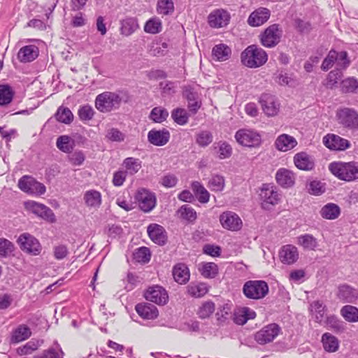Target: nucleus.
Segmentation results:
<instances>
[{
    "instance_id": "nucleus-22",
    "label": "nucleus",
    "mask_w": 358,
    "mask_h": 358,
    "mask_svg": "<svg viewBox=\"0 0 358 358\" xmlns=\"http://www.w3.org/2000/svg\"><path fill=\"white\" fill-rule=\"evenodd\" d=\"M135 309L139 316L145 320H154L158 316L157 307L149 303H138Z\"/></svg>"
},
{
    "instance_id": "nucleus-40",
    "label": "nucleus",
    "mask_w": 358,
    "mask_h": 358,
    "mask_svg": "<svg viewBox=\"0 0 358 358\" xmlns=\"http://www.w3.org/2000/svg\"><path fill=\"white\" fill-rule=\"evenodd\" d=\"M192 114L187 112L185 108H176L171 111V117L174 122L183 126L187 124L189 116Z\"/></svg>"
},
{
    "instance_id": "nucleus-14",
    "label": "nucleus",
    "mask_w": 358,
    "mask_h": 358,
    "mask_svg": "<svg viewBox=\"0 0 358 358\" xmlns=\"http://www.w3.org/2000/svg\"><path fill=\"white\" fill-rule=\"evenodd\" d=\"M298 248L291 244L285 245L279 250V258L284 264L292 265L299 259Z\"/></svg>"
},
{
    "instance_id": "nucleus-23",
    "label": "nucleus",
    "mask_w": 358,
    "mask_h": 358,
    "mask_svg": "<svg viewBox=\"0 0 358 358\" xmlns=\"http://www.w3.org/2000/svg\"><path fill=\"white\" fill-rule=\"evenodd\" d=\"M268 19V10L266 8H259L253 11L248 17V23L251 27H259Z\"/></svg>"
},
{
    "instance_id": "nucleus-48",
    "label": "nucleus",
    "mask_w": 358,
    "mask_h": 358,
    "mask_svg": "<svg viewBox=\"0 0 358 358\" xmlns=\"http://www.w3.org/2000/svg\"><path fill=\"white\" fill-rule=\"evenodd\" d=\"M15 250L14 244L9 240L0 238V259L9 257Z\"/></svg>"
},
{
    "instance_id": "nucleus-38",
    "label": "nucleus",
    "mask_w": 358,
    "mask_h": 358,
    "mask_svg": "<svg viewBox=\"0 0 358 358\" xmlns=\"http://www.w3.org/2000/svg\"><path fill=\"white\" fill-rule=\"evenodd\" d=\"M177 213L181 219L188 222L189 223H194L197 218L196 210L187 204L182 205L178 210Z\"/></svg>"
},
{
    "instance_id": "nucleus-12",
    "label": "nucleus",
    "mask_w": 358,
    "mask_h": 358,
    "mask_svg": "<svg viewBox=\"0 0 358 358\" xmlns=\"http://www.w3.org/2000/svg\"><path fill=\"white\" fill-rule=\"evenodd\" d=\"M208 24L213 28H221L227 26L230 20V14L224 9H216L208 15Z\"/></svg>"
},
{
    "instance_id": "nucleus-26",
    "label": "nucleus",
    "mask_w": 358,
    "mask_h": 358,
    "mask_svg": "<svg viewBox=\"0 0 358 358\" xmlns=\"http://www.w3.org/2000/svg\"><path fill=\"white\" fill-rule=\"evenodd\" d=\"M275 147L278 150L286 152L297 145L296 139L287 134L280 135L275 141Z\"/></svg>"
},
{
    "instance_id": "nucleus-56",
    "label": "nucleus",
    "mask_w": 358,
    "mask_h": 358,
    "mask_svg": "<svg viewBox=\"0 0 358 358\" xmlns=\"http://www.w3.org/2000/svg\"><path fill=\"white\" fill-rule=\"evenodd\" d=\"M341 76L342 73L339 71V69L330 71L326 79V83L324 84L325 86L327 88L333 89L336 85Z\"/></svg>"
},
{
    "instance_id": "nucleus-33",
    "label": "nucleus",
    "mask_w": 358,
    "mask_h": 358,
    "mask_svg": "<svg viewBox=\"0 0 358 358\" xmlns=\"http://www.w3.org/2000/svg\"><path fill=\"white\" fill-rule=\"evenodd\" d=\"M15 91L8 84L0 85V106H4L10 104L14 97Z\"/></svg>"
},
{
    "instance_id": "nucleus-3",
    "label": "nucleus",
    "mask_w": 358,
    "mask_h": 358,
    "mask_svg": "<svg viewBox=\"0 0 358 358\" xmlns=\"http://www.w3.org/2000/svg\"><path fill=\"white\" fill-rule=\"evenodd\" d=\"M122 99L117 92H104L96 96L95 107L101 113H109L120 107Z\"/></svg>"
},
{
    "instance_id": "nucleus-11",
    "label": "nucleus",
    "mask_w": 358,
    "mask_h": 358,
    "mask_svg": "<svg viewBox=\"0 0 358 358\" xmlns=\"http://www.w3.org/2000/svg\"><path fill=\"white\" fill-rule=\"evenodd\" d=\"M146 300L158 305H164L167 303L169 296L167 292L161 286L149 287L144 294Z\"/></svg>"
},
{
    "instance_id": "nucleus-27",
    "label": "nucleus",
    "mask_w": 358,
    "mask_h": 358,
    "mask_svg": "<svg viewBox=\"0 0 358 358\" xmlns=\"http://www.w3.org/2000/svg\"><path fill=\"white\" fill-rule=\"evenodd\" d=\"M320 213L324 219L335 220L339 217L341 208L336 203H328L321 208Z\"/></svg>"
},
{
    "instance_id": "nucleus-8",
    "label": "nucleus",
    "mask_w": 358,
    "mask_h": 358,
    "mask_svg": "<svg viewBox=\"0 0 358 358\" xmlns=\"http://www.w3.org/2000/svg\"><path fill=\"white\" fill-rule=\"evenodd\" d=\"M19 188L28 194L41 195L45 192V186L29 176H22L18 181Z\"/></svg>"
},
{
    "instance_id": "nucleus-32",
    "label": "nucleus",
    "mask_w": 358,
    "mask_h": 358,
    "mask_svg": "<svg viewBox=\"0 0 358 358\" xmlns=\"http://www.w3.org/2000/svg\"><path fill=\"white\" fill-rule=\"evenodd\" d=\"M231 53V51L229 47L223 43L215 45L212 50V55L214 59L217 61H225L228 59Z\"/></svg>"
},
{
    "instance_id": "nucleus-51",
    "label": "nucleus",
    "mask_w": 358,
    "mask_h": 358,
    "mask_svg": "<svg viewBox=\"0 0 358 358\" xmlns=\"http://www.w3.org/2000/svg\"><path fill=\"white\" fill-rule=\"evenodd\" d=\"M341 91L344 93L355 92L358 88V80L353 77L348 78L341 82Z\"/></svg>"
},
{
    "instance_id": "nucleus-4",
    "label": "nucleus",
    "mask_w": 358,
    "mask_h": 358,
    "mask_svg": "<svg viewBox=\"0 0 358 358\" xmlns=\"http://www.w3.org/2000/svg\"><path fill=\"white\" fill-rule=\"evenodd\" d=\"M268 292V286L264 280H248L243 287L244 295L251 299L263 298Z\"/></svg>"
},
{
    "instance_id": "nucleus-13",
    "label": "nucleus",
    "mask_w": 358,
    "mask_h": 358,
    "mask_svg": "<svg viewBox=\"0 0 358 358\" xmlns=\"http://www.w3.org/2000/svg\"><path fill=\"white\" fill-rule=\"evenodd\" d=\"M26 205L27 208L33 213L43 219L50 222H55L56 221L55 215L49 207L35 201H29Z\"/></svg>"
},
{
    "instance_id": "nucleus-21",
    "label": "nucleus",
    "mask_w": 358,
    "mask_h": 358,
    "mask_svg": "<svg viewBox=\"0 0 358 358\" xmlns=\"http://www.w3.org/2000/svg\"><path fill=\"white\" fill-rule=\"evenodd\" d=\"M294 163L299 169L303 171H310L315 167L314 158L304 152L294 155Z\"/></svg>"
},
{
    "instance_id": "nucleus-16",
    "label": "nucleus",
    "mask_w": 358,
    "mask_h": 358,
    "mask_svg": "<svg viewBox=\"0 0 358 358\" xmlns=\"http://www.w3.org/2000/svg\"><path fill=\"white\" fill-rule=\"evenodd\" d=\"M324 145L335 150H345L350 145L349 141L336 134H327L323 138Z\"/></svg>"
},
{
    "instance_id": "nucleus-55",
    "label": "nucleus",
    "mask_w": 358,
    "mask_h": 358,
    "mask_svg": "<svg viewBox=\"0 0 358 358\" xmlns=\"http://www.w3.org/2000/svg\"><path fill=\"white\" fill-rule=\"evenodd\" d=\"M94 113L95 112L93 108L88 104L80 106L78 111L79 118L82 121H89L92 120Z\"/></svg>"
},
{
    "instance_id": "nucleus-41",
    "label": "nucleus",
    "mask_w": 358,
    "mask_h": 358,
    "mask_svg": "<svg viewBox=\"0 0 358 358\" xmlns=\"http://www.w3.org/2000/svg\"><path fill=\"white\" fill-rule=\"evenodd\" d=\"M56 120L62 123L69 124L73 120V115L67 107L59 106L55 115Z\"/></svg>"
},
{
    "instance_id": "nucleus-36",
    "label": "nucleus",
    "mask_w": 358,
    "mask_h": 358,
    "mask_svg": "<svg viewBox=\"0 0 358 358\" xmlns=\"http://www.w3.org/2000/svg\"><path fill=\"white\" fill-rule=\"evenodd\" d=\"M122 166L125 168V172L133 176L138 172L142 167V162L137 158L127 157L122 162Z\"/></svg>"
},
{
    "instance_id": "nucleus-31",
    "label": "nucleus",
    "mask_w": 358,
    "mask_h": 358,
    "mask_svg": "<svg viewBox=\"0 0 358 358\" xmlns=\"http://www.w3.org/2000/svg\"><path fill=\"white\" fill-rule=\"evenodd\" d=\"M322 343L324 350L328 352H334L338 350L339 347L338 338L329 333L322 335Z\"/></svg>"
},
{
    "instance_id": "nucleus-9",
    "label": "nucleus",
    "mask_w": 358,
    "mask_h": 358,
    "mask_svg": "<svg viewBox=\"0 0 358 358\" xmlns=\"http://www.w3.org/2000/svg\"><path fill=\"white\" fill-rule=\"evenodd\" d=\"M139 208L145 213L150 212L156 206V196L147 189H139L135 196Z\"/></svg>"
},
{
    "instance_id": "nucleus-25",
    "label": "nucleus",
    "mask_w": 358,
    "mask_h": 358,
    "mask_svg": "<svg viewBox=\"0 0 358 358\" xmlns=\"http://www.w3.org/2000/svg\"><path fill=\"white\" fill-rule=\"evenodd\" d=\"M174 280L179 284H185L189 280V271L185 264H177L173 268Z\"/></svg>"
},
{
    "instance_id": "nucleus-62",
    "label": "nucleus",
    "mask_w": 358,
    "mask_h": 358,
    "mask_svg": "<svg viewBox=\"0 0 358 358\" xmlns=\"http://www.w3.org/2000/svg\"><path fill=\"white\" fill-rule=\"evenodd\" d=\"M336 64L340 69H345L349 66L350 61L348 57V52L345 51L337 52Z\"/></svg>"
},
{
    "instance_id": "nucleus-18",
    "label": "nucleus",
    "mask_w": 358,
    "mask_h": 358,
    "mask_svg": "<svg viewBox=\"0 0 358 358\" xmlns=\"http://www.w3.org/2000/svg\"><path fill=\"white\" fill-rule=\"evenodd\" d=\"M337 296L345 303H355L358 299V289L343 284L338 287Z\"/></svg>"
},
{
    "instance_id": "nucleus-60",
    "label": "nucleus",
    "mask_w": 358,
    "mask_h": 358,
    "mask_svg": "<svg viewBox=\"0 0 358 358\" xmlns=\"http://www.w3.org/2000/svg\"><path fill=\"white\" fill-rule=\"evenodd\" d=\"M308 192L314 195H320L325 191L323 184L317 180H312L308 184Z\"/></svg>"
},
{
    "instance_id": "nucleus-37",
    "label": "nucleus",
    "mask_w": 358,
    "mask_h": 358,
    "mask_svg": "<svg viewBox=\"0 0 358 358\" xmlns=\"http://www.w3.org/2000/svg\"><path fill=\"white\" fill-rule=\"evenodd\" d=\"M84 200L88 207L99 208L101 204V193L96 190L87 191L84 194Z\"/></svg>"
},
{
    "instance_id": "nucleus-28",
    "label": "nucleus",
    "mask_w": 358,
    "mask_h": 358,
    "mask_svg": "<svg viewBox=\"0 0 358 358\" xmlns=\"http://www.w3.org/2000/svg\"><path fill=\"white\" fill-rule=\"evenodd\" d=\"M191 187L194 198L196 197L201 203H206L209 201L210 194L201 182L194 181Z\"/></svg>"
},
{
    "instance_id": "nucleus-44",
    "label": "nucleus",
    "mask_w": 358,
    "mask_h": 358,
    "mask_svg": "<svg viewBox=\"0 0 358 358\" xmlns=\"http://www.w3.org/2000/svg\"><path fill=\"white\" fill-rule=\"evenodd\" d=\"M150 251L147 247L138 248L133 253L134 259L139 263H148L150 260Z\"/></svg>"
},
{
    "instance_id": "nucleus-42",
    "label": "nucleus",
    "mask_w": 358,
    "mask_h": 358,
    "mask_svg": "<svg viewBox=\"0 0 358 358\" xmlns=\"http://www.w3.org/2000/svg\"><path fill=\"white\" fill-rule=\"evenodd\" d=\"M341 315L350 322H358V308L355 306L346 305L341 310Z\"/></svg>"
},
{
    "instance_id": "nucleus-15",
    "label": "nucleus",
    "mask_w": 358,
    "mask_h": 358,
    "mask_svg": "<svg viewBox=\"0 0 358 358\" xmlns=\"http://www.w3.org/2000/svg\"><path fill=\"white\" fill-rule=\"evenodd\" d=\"M220 222L224 228L231 231L238 230L242 225V221L238 215L231 211L222 213L220 216Z\"/></svg>"
},
{
    "instance_id": "nucleus-39",
    "label": "nucleus",
    "mask_w": 358,
    "mask_h": 358,
    "mask_svg": "<svg viewBox=\"0 0 358 358\" xmlns=\"http://www.w3.org/2000/svg\"><path fill=\"white\" fill-rule=\"evenodd\" d=\"M64 353L61 347L57 344L34 355L33 358H64Z\"/></svg>"
},
{
    "instance_id": "nucleus-64",
    "label": "nucleus",
    "mask_w": 358,
    "mask_h": 358,
    "mask_svg": "<svg viewBox=\"0 0 358 358\" xmlns=\"http://www.w3.org/2000/svg\"><path fill=\"white\" fill-rule=\"evenodd\" d=\"M85 157L83 152L76 151L69 156L70 163L73 166H80L85 161Z\"/></svg>"
},
{
    "instance_id": "nucleus-10",
    "label": "nucleus",
    "mask_w": 358,
    "mask_h": 358,
    "mask_svg": "<svg viewBox=\"0 0 358 358\" xmlns=\"http://www.w3.org/2000/svg\"><path fill=\"white\" fill-rule=\"evenodd\" d=\"M182 96L187 101V108L189 113L192 115L196 114L202 105L198 92L192 87L187 86L184 88Z\"/></svg>"
},
{
    "instance_id": "nucleus-7",
    "label": "nucleus",
    "mask_w": 358,
    "mask_h": 358,
    "mask_svg": "<svg viewBox=\"0 0 358 358\" xmlns=\"http://www.w3.org/2000/svg\"><path fill=\"white\" fill-rule=\"evenodd\" d=\"M235 138L240 145L246 147H257L262 142L261 136L257 132L246 129L238 130Z\"/></svg>"
},
{
    "instance_id": "nucleus-6",
    "label": "nucleus",
    "mask_w": 358,
    "mask_h": 358,
    "mask_svg": "<svg viewBox=\"0 0 358 358\" xmlns=\"http://www.w3.org/2000/svg\"><path fill=\"white\" fill-rule=\"evenodd\" d=\"M17 243L22 250L31 255H38L42 250L39 241L28 233L21 234L17 239Z\"/></svg>"
},
{
    "instance_id": "nucleus-19",
    "label": "nucleus",
    "mask_w": 358,
    "mask_h": 358,
    "mask_svg": "<svg viewBox=\"0 0 358 358\" xmlns=\"http://www.w3.org/2000/svg\"><path fill=\"white\" fill-rule=\"evenodd\" d=\"M148 234L150 239L155 243L163 245L166 243L167 237L164 227L157 224H150L148 227Z\"/></svg>"
},
{
    "instance_id": "nucleus-54",
    "label": "nucleus",
    "mask_w": 358,
    "mask_h": 358,
    "mask_svg": "<svg viewBox=\"0 0 358 358\" xmlns=\"http://www.w3.org/2000/svg\"><path fill=\"white\" fill-rule=\"evenodd\" d=\"M213 135L209 131H201L196 135V142L201 147H206L213 141Z\"/></svg>"
},
{
    "instance_id": "nucleus-34",
    "label": "nucleus",
    "mask_w": 358,
    "mask_h": 358,
    "mask_svg": "<svg viewBox=\"0 0 358 358\" xmlns=\"http://www.w3.org/2000/svg\"><path fill=\"white\" fill-rule=\"evenodd\" d=\"M187 293L196 298L203 296L208 292V287L204 282H191L187 287Z\"/></svg>"
},
{
    "instance_id": "nucleus-61",
    "label": "nucleus",
    "mask_w": 358,
    "mask_h": 358,
    "mask_svg": "<svg viewBox=\"0 0 358 358\" xmlns=\"http://www.w3.org/2000/svg\"><path fill=\"white\" fill-rule=\"evenodd\" d=\"M106 136L110 141L115 142H122L125 138L124 134L116 128L108 129Z\"/></svg>"
},
{
    "instance_id": "nucleus-63",
    "label": "nucleus",
    "mask_w": 358,
    "mask_h": 358,
    "mask_svg": "<svg viewBox=\"0 0 358 358\" xmlns=\"http://www.w3.org/2000/svg\"><path fill=\"white\" fill-rule=\"evenodd\" d=\"M256 341L261 344H266L268 342V326L264 327L260 331L255 334Z\"/></svg>"
},
{
    "instance_id": "nucleus-57",
    "label": "nucleus",
    "mask_w": 358,
    "mask_h": 358,
    "mask_svg": "<svg viewBox=\"0 0 358 358\" xmlns=\"http://www.w3.org/2000/svg\"><path fill=\"white\" fill-rule=\"evenodd\" d=\"M208 186L212 191H222L224 187V177L218 175L213 176L208 182Z\"/></svg>"
},
{
    "instance_id": "nucleus-43",
    "label": "nucleus",
    "mask_w": 358,
    "mask_h": 358,
    "mask_svg": "<svg viewBox=\"0 0 358 358\" xmlns=\"http://www.w3.org/2000/svg\"><path fill=\"white\" fill-rule=\"evenodd\" d=\"M199 271L206 278H214L218 273V267L213 262H206L202 264L199 268Z\"/></svg>"
},
{
    "instance_id": "nucleus-59",
    "label": "nucleus",
    "mask_w": 358,
    "mask_h": 358,
    "mask_svg": "<svg viewBox=\"0 0 358 358\" xmlns=\"http://www.w3.org/2000/svg\"><path fill=\"white\" fill-rule=\"evenodd\" d=\"M338 57L337 52L334 50H331L329 52L326 58L322 62L321 69L324 71H328L329 69H331L333 66V65L335 62L336 63V57Z\"/></svg>"
},
{
    "instance_id": "nucleus-49",
    "label": "nucleus",
    "mask_w": 358,
    "mask_h": 358,
    "mask_svg": "<svg viewBox=\"0 0 358 358\" xmlns=\"http://www.w3.org/2000/svg\"><path fill=\"white\" fill-rule=\"evenodd\" d=\"M310 310L313 314H315V320L321 323L324 319L325 313V306L320 301H313L310 304Z\"/></svg>"
},
{
    "instance_id": "nucleus-50",
    "label": "nucleus",
    "mask_w": 358,
    "mask_h": 358,
    "mask_svg": "<svg viewBox=\"0 0 358 358\" xmlns=\"http://www.w3.org/2000/svg\"><path fill=\"white\" fill-rule=\"evenodd\" d=\"M282 36V30L278 24L270 25V48L279 43Z\"/></svg>"
},
{
    "instance_id": "nucleus-17",
    "label": "nucleus",
    "mask_w": 358,
    "mask_h": 358,
    "mask_svg": "<svg viewBox=\"0 0 358 358\" xmlns=\"http://www.w3.org/2000/svg\"><path fill=\"white\" fill-rule=\"evenodd\" d=\"M275 180L280 186L287 189L294 185L296 176L293 171L285 168H281L276 172Z\"/></svg>"
},
{
    "instance_id": "nucleus-5",
    "label": "nucleus",
    "mask_w": 358,
    "mask_h": 358,
    "mask_svg": "<svg viewBox=\"0 0 358 358\" xmlns=\"http://www.w3.org/2000/svg\"><path fill=\"white\" fill-rule=\"evenodd\" d=\"M338 122L352 130L358 129V113L352 108H343L337 111Z\"/></svg>"
},
{
    "instance_id": "nucleus-35",
    "label": "nucleus",
    "mask_w": 358,
    "mask_h": 358,
    "mask_svg": "<svg viewBox=\"0 0 358 358\" xmlns=\"http://www.w3.org/2000/svg\"><path fill=\"white\" fill-rule=\"evenodd\" d=\"M139 28L137 19L127 17L121 22L120 31L122 35L129 36Z\"/></svg>"
},
{
    "instance_id": "nucleus-24",
    "label": "nucleus",
    "mask_w": 358,
    "mask_h": 358,
    "mask_svg": "<svg viewBox=\"0 0 358 358\" xmlns=\"http://www.w3.org/2000/svg\"><path fill=\"white\" fill-rule=\"evenodd\" d=\"M38 48L35 45H25L20 49L17 58L21 62H30L38 57Z\"/></svg>"
},
{
    "instance_id": "nucleus-29",
    "label": "nucleus",
    "mask_w": 358,
    "mask_h": 358,
    "mask_svg": "<svg viewBox=\"0 0 358 358\" xmlns=\"http://www.w3.org/2000/svg\"><path fill=\"white\" fill-rule=\"evenodd\" d=\"M296 243L307 250H315L318 247L317 238L309 234H303L297 237Z\"/></svg>"
},
{
    "instance_id": "nucleus-1",
    "label": "nucleus",
    "mask_w": 358,
    "mask_h": 358,
    "mask_svg": "<svg viewBox=\"0 0 358 358\" xmlns=\"http://www.w3.org/2000/svg\"><path fill=\"white\" fill-rule=\"evenodd\" d=\"M242 64L251 69L262 66L267 61V54L256 45L248 46L241 55Z\"/></svg>"
},
{
    "instance_id": "nucleus-53",
    "label": "nucleus",
    "mask_w": 358,
    "mask_h": 358,
    "mask_svg": "<svg viewBox=\"0 0 358 358\" xmlns=\"http://www.w3.org/2000/svg\"><path fill=\"white\" fill-rule=\"evenodd\" d=\"M215 310V303L208 301L204 302L198 310V315L201 319L208 318Z\"/></svg>"
},
{
    "instance_id": "nucleus-52",
    "label": "nucleus",
    "mask_w": 358,
    "mask_h": 358,
    "mask_svg": "<svg viewBox=\"0 0 358 358\" xmlns=\"http://www.w3.org/2000/svg\"><path fill=\"white\" fill-rule=\"evenodd\" d=\"M57 147L59 150L65 153H70L73 150V145L71 143V138L69 136H61L57 139Z\"/></svg>"
},
{
    "instance_id": "nucleus-30",
    "label": "nucleus",
    "mask_w": 358,
    "mask_h": 358,
    "mask_svg": "<svg viewBox=\"0 0 358 358\" xmlns=\"http://www.w3.org/2000/svg\"><path fill=\"white\" fill-rule=\"evenodd\" d=\"M31 335V329L27 325L21 324L13 331L11 336V342L18 343L28 339Z\"/></svg>"
},
{
    "instance_id": "nucleus-20",
    "label": "nucleus",
    "mask_w": 358,
    "mask_h": 358,
    "mask_svg": "<svg viewBox=\"0 0 358 358\" xmlns=\"http://www.w3.org/2000/svg\"><path fill=\"white\" fill-rule=\"evenodd\" d=\"M170 138V133L166 129L162 130L152 129L148 134V141L156 146H163L166 145Z\"/></svg>"
},
{
    "instance_id": "nucleus-47",
    "label": "nucleus",
    "mask_w": 358,
    "mask_h": 358,
    "mask_svg": "<svg viewBox=\"0 0 358 358\" xmlns=\"http://www.w3.org/2000/svg\"><path fill=\"white\" fill-rule=\"evenodd\" d=\"M169 116V112L166 108L162 107H155L152 109L150 118L157 123H162L166 120Z\"/></svg>"
},
{
    "instance_id": "nucleus-2",
    "label": "nucleus",
    "mask_w": 358,
    "mask_h": 358,
    "mask_svg": "<svg viewBox=\"0 0 358 358\" xmlns=\"http://www.w3.org/2000/svg\"><path fill=\"white\" fill-rule=\"evenodd\" d=\"M329 169L338 178L352 181L358 178V166L355 162H334L329 164Z\"/></svg>"
},
{
    "instance_id": "nucleus-45",
    "label": "nucleus",
    "mask_w": 358,
    "mask_h": 358,
    "mask_svg": "<svg viewBox=\"0 0 358 358\" xmlns=\"http://www.w3.org/2000/svg\"><path fill=\"white\" fill-rule=\"evenodd\" d=\"M162 22L159 18L153 17L148 20L144 26V31L146 33L156 34L162 31Z\"/></svg>"
},
{
    "instance_id": "nucleus-46",
    "label": "nucleus",
    "mask_w": 358,
    "mask_h": 358,
    "mask_svg": "<svg viewBox=\"0 0 358 358\" xmlns=\"http://www.w3.org/2000/svg\"><path fill=\"white\" fill-rule=\"evenodd\" d=\"M157 11L159 14L169 15L174 11V3L172 0H158Z\"/></svg>"
},
{
    "instance_id": "nucleus-58",
    "label": "nucleus",
    "mask_w": 358,
    "mask_h": 358,
    "mask_svg": "<svg viewBox=\"0 0 358 358\" xmlns=\"http://www.w3.org/2000/svg\"><path fill=\"white\" fill-rule=\"evenodd\" d=\"M219 158L221 159H227L231 157L232 154L231 146L226 141H220L217 143Z\"/></svg>"
}]
</instances>
